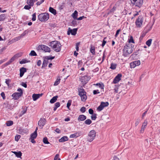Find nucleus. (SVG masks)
I'll list each match as a JSON object with an SVG mask.
<instances>
[{
  "label": "nucleus",
  "mask_w": 160,
  "mask_h": 160,
  "mask_svg": "<svg viewBox=\"0 0 160 160\" xmlns=\"http://www.w3.org/2000/svg\"><path fill=\"white\" fill-rule=\"evenodd\" d=\"M134 49V45L129 43H127L125 45L123 49V55L127 57L131 53Z\"/></svg>",
  "instance_id": "nucleus-1"
},
{
  "label": "nucleus",
  "mask_w": 160,
  "mask_h": 160,
  "mask_svg": "<svg viewBox=\"0 0 160 160\" xmlns=\"http://www.w3.org/2000/svg\"><path fill=\"white\" fill-rule=\"evenodd\" d=\"M51 46L53 48L54 51L57 52H60L62 46L60 42L57 41H54L50 42Z\"/></svg>",
  "instance_id": "nucleus-2"
},
{
  "label": "nucleus",
  "mask_w": 160,
  "mask_h": 160,
  "mask_svg": "<svg viewBox=\"0 0 160 160\" xmlns=\"http://www.w3.org/2000/svg\"><path fill=\"white\" fill-rule=\"evenodd\" d=\"M96 132L94 130H92L89 132L87 137V141L89 142H92L95 138Z\"/></svg>",
  "instance_id": "nucleus-3"
},
{
  "label": "nucleus",
  "mask_w": 160,
  "mask_h": 160,
  "mask_svg": "<svg viewBox=\"0 0 160 160\" xmlns=\"http://www.w3.org/2000/svg\"><path fill=\"white\" fill-rule=\"evenodd\" d=\"M17 91L19 92H15L12 95V96L13 97V98L15 100L18 99L19 98L22 96L23 94V91L21 88H18L17 90Z\"/></svg>",
  "instance_id": "nucleus-4"
},
{
  "label": "nucleus",
  "mask_w": 160,
  "mask_h": 160,
  "mask_svg": "<svg viewBox=\"0 0 160 160\" xmlns=\"http://www.w3.org/2000/svg\"><path fill=\"white\" fill-rule=\"evenodd\" d=\"M49 18V15L48 13H42L38 16L39 20L42 22L47 21Z\"/></svg>",
  "instance_id": "nucleus-5"
},
{
  "label": "nucleus",
  "mask_w": 160,
  "mask_h": 160,
  "mask_svg": "<svg viewBox=\"0 0 160 160\" xmlns=\"http://www.w3.org/2000/svg\"><path fill=\"white\" fill-rule=\"evenodd\" d=\"M143 22V17L142 16H139L135 22L136 26L138 28L141 27Z\"/></svg>",
  "instance_id": "nucleus-6"
},
{
  "label": "nucleus",
  "mask_w": 160,
  "mask_h": 160,
  "mask_svg": "<svg viewBox=\"0 0 160 160\" xmlns=\"http://www.w3.org/2000/svg\"><path fill=\"white\" fill-rule=\"evenodd\" d=\"M38 50H42L45 52H50V48L44 45H39L37 48Z\"/></svg>",
  "instance_id": "nucleus-7"
},
{
  "label": "nucleus",
  "mask_w": 160,
  "mask_h": 160,
  "mask_svg": "<svg viewBox=\"0 0 160 160\" xmlns=\"http://www.w3.org/2000/svg\"><path fill=\"white\" fill-rule=\"evenodd\" d=\"M131 3L137 6L140 7L142 4L143 0H130Z\"/></svg>",
  "instance_id": "nucleus-8"
},
{
  "label": "nucleus",
  "mask_w": 160,
  "mask_h": 160,
  "mask_svg": "<svg viewBox=\"0 0 160 160\" xmlns=\"http://www.w3.org/2000/svg\"><path fill=\"white\" fill-rule=\"evenodd\" d=\"M37 136V134L36 131H34L31 134L29 140L32 143H36V141L34 140V139L36 138Z\"/></svg>",
  "instance_id": "nucleus-9"
},
{
  "label": "nucleus",
  "mask_w": 160,
  "mask_h": 160,
  "mask_svg": "<svg viewBox=\"0 0 160 160\" xmlns=\"http://www.w3.org/2000/svg\"><path fill=\"white\" fill-rule=\"evenodd\" d=\"M140 64L139 60L131 62L130 63V66L131 68H134L136 66H139Z\"/></svg>",
  "instance_id": "nucleus-10"
},
{
  "label": "nucleus",
  "mask_w": 160,
  "mask_h": 160,
  "mask_svg": "<svg viewBox=\"0 0 160 160\" xmlns=\"http://www.w3.org/2000/svg\"><path fill=\"white\" fill-rule=\"evenodd\" d=\"M46 123V119L45 118H41L39 121L38 122V125L41 127V128H42L43 126L45 125Z\"/></svg>",
  "instance_id": "nucleus-11"
},
{
  "label": "nucleus",
  "mask_w": 160,
  "mask_h": 160,
  "mask_svg": "<svg viewBox=\"0 0 160 160\" xmlns=\"http://www.w3.org/2000/svg\"><path fill=\"white\" fill-rule=\"evenodd\" d=\"M122 75L121 74H118L114 78L113 82L114 83L116 84L118 83L121 80Z\"/></svg>",
  "instance_id": "nucleus-12"
},
{
  "label": "nucleus",
  "mask_w": 160,
  "mask_h": 160,
  "mask_svg": "<svg viewBox=\"0 0 160 160\" xmlns=\"http://www.w3.org/2000/svg\"><path fill=\"white\" fill-rule=\"evenodd\" d=\"M77 28H74L73 29H71L70 28H69L67 34L69 35L71 33L72 35H75L77 33Z\"/></svg>",
  "instance_id": "nucleus-13"
},
{
  "label": "nucleus",
  "mask_w": 160,
  "mask_h": 160,
  "mask_svg": "<svg viewBox=\"0 0 160 160\" xmlns=\"http://www.w3.org/2000/svg\"><path fill=\"white\" fill-rule=\"evenodd\" d=\"M148 124V122L147 120H145L144 122L142 123L141 127V128L140 130V133H143L144 129L146 128V127Z\"/></svg>",
  "instance_id": "nucleus-14"
},
{
  "label": "nucleus",
  "mask_w": 160,
  "mask_h": 160,
  "mask_svg": "<svg viewBox=\"0 0 160 160\" xmlns=\"http://www.w3.org/2000/svg\"><path fill=\"white\" fill-rule=\"evenodd\" d=\"M18 133L22 135L27 134L28 133V130L27 129H22L20 128L18 130Z\"/></svg>",
  "instance_id": "nucleus-15"
},
{
  "label": "nucleus",
  "mask_w": 160,
  "mask_h": 160,
  "mask_svg": "<svg viewBox=\"0 0 160 160\" xmlns=\"http://www.w3.org/2000/svg\"><path fill=\"white\" fill-rule=\"evenodd\" d=\"M43 95L42 93L41 94H33L32 95V98L33 101H36Z\"/></svg>",
  "instance_id": "nucleus-16"
},
{
  "label": "nucleus",
  "mask_w": 160,
  "mask_h": 160,
  "mask_svg": "<svg viewBox=\"0 0 160 160\" xmlns=\"http://www.w3.org/2000/svg\"><path fill=\"white\" fill-rule=\"evenodd\" d=\"M27 72V69L24 67L21 68L20 69V77H21L24 75V73Z\"/></svg>",
  "instance_id": "nucleus-17"
},
{
  "label": "nucleus",
  "mask_w": 160,
  "mask_h": 160,
  "mask_svg": "<svg viewBox=\"0 0 160 160\" xmlns=\"http://www.w3.org/2000/svg\"><path fill=\"white\" fill-rule=\"evenodd\" d=\"M78 92H79L78 95L80 96L82 95L86 94V92L82 88H79L78 89Z\"/></svg>",
  "instance_id": "nucleus-18"
},
{
  "label": "nucleus",
  "mask_w": 160,
  "mask_h": 160,
  "mask_svg": "<svg viewBox=\"0 0 160 160\" xmlns=\"http://www.w3.org/2000/svg\"><path fill=\"white\" fill-rule=\"evenodd\" d=\"M86 119V117L84 115H80L78 118V119L79 121H83Z\"/></svg>",
  "instance_id": "nucleus-19"
},
{
  "label": "nucleus",
  "mask_w": 160,
  "mask_h": 160,
  "mask_svg": "<svg viewBox=\"0 0 160 160\" xmlns=\"http://www.w3.org/2000/svg\"><path fill=\"white\" fill-rule=\"evenodd\" d=\"M68 138L67 136H64L59 139V142H62L68 141Z\"/></svg>",
  "instance_id": "nucleus-20"
},
{
  "label": "nucleus",
  "mask_w": 160,
  "mask_h": 160,
  "mask_svg": "<svg viewBox=\"0 0 160 160\" xmlns=\"http://www.w3.org/2000/svg\"><path fill=\"white\" fill-rule=\"evenodd\" d=\"M37 1V0H27V3L28 5H29L32 6L34 5V2Z\"/></svg>",
  "instance_id": "nucleus-21"
},
{
  "label": "nucleus",
  "mask_w": 160,
  "mask_h": 160,
  "mask_svg": "<svg viewBox=\"0 0 160 160\" xmlns=\"http://www.w3.org/2000/svg\"><path fill=\"white\" fill-rule=\"evenodd\" d=\"M19 54H16L15 55L11 58L9 60L11 63L13 62L16 58L19 57Z\"/></svg>",
  "instance_id": "nucleus-22"
},
{
  "label": "nucleus",
  "mask_w": 160,
  "mask_h": 160,
  "mask_svg": "<svg viewBox=\"0 0 160 160\" xmlns=\"http://www.w3.org/2000/svg\"><path fill=\"white\" fill-rule=\"evenodd\" d=\"M78 15V12L76 10H75L74 12L72 14V16L74 19H76Z\"/></svg>",
  "instance_id": "nucleus-23"
},
{
  "label": "nucleus",
  "mask_w": 160,
  "mask_h": 160,
  "mask_svg": "<svg viewBox=\"0 0 160 160\" xmlns=\"http://www.w3.org/2000/svg\"><path fill=\"white\" fill-rule=\"evenodd\" d=\"M58 98V96H55L53 97L50 100V102L51 103H53L55 102L56 100H57V99Z\"/></svg>",
  "instance_id": "nucleus-24"
},
{
  "label": "nucleus",
  "mask_w": 160,
  "mask_h": 160,
  "mask_svg": "<svg viewBox=\"0 0 160 160\" xmlns=\"http://www.w3.org/2000/svg\"><path fill=\"white\" fill-rule=\"evenodd\" d=\"M49 11L54 15H55L56 14V10L53 8H52L50 7L49 8Z\"/></svg>",
  "instance_id": "nucleus-25"
},
{
  "label": "nucleus",
  "mask_w": 160,
  "mask_h": 160,
  "mask_svg": "<svg viewBox=\"0 0 160 160\" xmlns=\"http://www.w3.org/2000/svg\"><path fill=\"white\" fill-rule=\"evenodd\" d=\"M13 152L18 158H20L22 155V153L20 151L18 152Z\"/></svg>",
  "instance_id": "nucleus-26"
},
{
  "label": "nucleus",
  "mask_w": 160,
  "mask_h": 160,
  "mask_svg": "<svg viewBox=\"0 0 160 160\" xmlns=\"http://www.w3.org/2000/svg\"><path fill=\"white\" fill-rule=\"evenodd\" d=\"M48 60L44 59L42 65V67H46L48 63Z\"/></svg>",
  "instance_id": "nucleus-27"
},
{
  "label": "nucleus",
  "mask_w": 160,
  "mask_h": 160,
  "mask_svg": "<svg viewBox=\"0 0 160 160\" xmlns=\"http://www.w3.org/2000/svg\"><path fill=\"white\" fill-rule=\"evenodd\" d=\"M6 15L5 14L0 15V21H3L6 18Z\"/></svg>",
  "instance_id": "nucleus-28"
},
{
  "label": "nucleus",
  "mask_w": 160,
  "mask_h": 160,
  "mask_svg": "<svg viewBox=\"0 0 160 160\" xmlns=\"http://www.w3.org/2000/svg\"><path fill=\"white\" fill-rule=\"evenodd\" d=\"M117 65L116 64L113 63H111L110 68L112 70L115 69L117 67Z\"/></svg>",
  "instance_id": "nucleus-29"
},
{
  "label": "nucleus",
  "mask_w": 160,
  "mask_h": 160,
  "mask_svg": "<svg viewBox=\"0 0 160 160\" xmlns=\"http://www.w3.org/2000/svg\"><path fill=\"white\" fill-rule=\"evenodd\" d=\"M81 98V100L82 101L84 102L86 101L87 99V97L86 95V94L82 95L80 96Z\"/></svg>",
  "instance_id": "nucleus-30"
},
{
  "label": "nucleus",
  "mask_w": 160,
  "mask_h": 160,
  "mask_svg": "<svg viewBox=\"0 0 160 160\" xmlns=\"http://www.w3.org/2000/svg\"><path fill=\"white\" fill-rule=\"evenodd\" d=\"M96 86H97L99 87L101 89H103L104 88V85L102 83H98L95 84Z\"/></svg>",
  "instance_id": "nucleus-31"
},
{
  "label": "nucleus",
  "mask_w": 160,
  "mask_h": 160,
  "mask_svg": "<svg viewBox=\"0 0 160 160\" xmlns=\"http://www.w3.org/2000/svg\"><path fill=\"white\" fill-rule=\"evenodd\" d=\"M90 52H91L93 54H95V47L94 46H91L90 48Z\"/></svg>",
  "instance_id": "nucleus-32"
},
{
  "label": "nucleus",
  "mask_w": 160,
  "mask_h": 160,
  "mask_svg": "<svg viewBox=\"0 0 160 160\" xmlns=\"http://www.w3.org/2000/svg\"><path fill=\"white\" fill-rule=\"evenodd\" d=\"M92 122L90 119H87L84 121V123L87 125H90Z\"/></svg>",
  "instance_id": "nucleus-33"
},
{
  "label": "nucleus",
  "mask_w": 160,
  "mask_h": 160,
  "mask_svg": "<svg viewBox=\"0 0 160 160\" xmlns=\"http://www.w3.org/2000/svg\"><path fill=\"white\" fill-rule=\"evenodd\" d=\"M13 124V122L12 121H8L6 122L7 126H10L12 125Z\"/></svg>",
  "instance_id": "nucleus-34"
},
{
  "label": "nucleus",
  "mask_w": 160,
  "mask_h": 160,
  "mask_svg": "<svg viewBox=\"0 0 160 160\" xmlns=\"http://www.w3.org/2000/svg\"><path fill=\"white\" fill-rule=\"evenodd\" d=\"M43 143L45 144H49V142L48 141V138L47 137L44 138L43 140Z\"/></svg>",
  "instance_id": "nucleus-35"
},
{
  "label": "nucleus",
  "mask_w": 160,
  "mask_h": 160,
  "mask_svg": "<svg viewBox=\"0 0 160 160\" xmlns=\"http://www.w3.org/2000/svg\"><path fill=\"white\" fill-rule=\"evenodd\" d=\"M128 43H135L133 38L132 36H131L130 37V38L128 39Z\"/></svg>",
  "instance_id": "nucleus-36"
},
{
  "label": "nucleus",
  "mask_w": 160,
  "mask_h": 160,
  "mask_svg": "<svg viewBox=\"0 0 160 160\" xmlns=\"http://www.w3.org/2000/svg\"><path fill=\"white\" fill-rule=\"evenodd\" d=\"M102 104L101 103L100 105L97 108V110L99 111H102L104 108L102 105Z\"/></svg>",
  "instance_id": "nucleus-37"
},
{
  "label": "nucleus",
  "mask_w": 160,
  "mask_h": 160,
  "mask_svg": "<svg viewBox=\"0 0 160 160\" xmlns=\"http://www.w3.org/2000/svg\"><path fill=\"white\" fill-rule=\"evenodd\" d=\"M29 55L31 56H36L37 54L36 52L33 50L31 51V52L29 53Z\"/></svg>",
  "instance_id": "nucleus-38"
},
{
  "label": "nucleus",
  "mask_w": 160,
  "mask_h": 160,
  "mask_svg": "<svg viewBox=\"0 0 160 160\" xmlns=\"http://www.w3.org/2000/svg\"><path fill=\"white\" fill-rule=\"evenodd\" d=\"M116 9V7H114L109 11L108 13V14H109L111 13H113Z\"/></svg>",
  "instance_id": "nucleus-39"
},
{
  "label": "nucleus",
  "mask_w": 160,
  "mask_h": 160,
  "mask_svg": "<svg viewBox=\"0 0 160 160\" xmlns=\"http://www.w3.org/2000/svg\"><path fill=\"white\" fill-rule=\"evenodd\" d=\"M55 58V56H46L45 57V58L47 60H52L53 59Z\"/></svg>",
  "instance_id": "nucleus-40"
},
{
  "label": "nucleus",
  "mask_w": 160,
  "mask_h": 160,
  "mask_svg": "<svg viewBox=\"0 0 160 160\" xmlns=\"http://www.w3.org/2000/svg\"><path fill=\"white\" fill-rule=\"evenodd\" d=\"M101 103L102 104V105L104 108L107 107L109 105V103L108 102H101Z\"/></svg>",
  "instance_id": "nucleus-41"
},
{
  "label": "nucleus",
  "mask_w": 160,
  "mask_h": 160,
  "mask_svg": "<svg viewBox=\"0 0 160 160\" xmlns=\"http://www.w3.org/2000/svg\"><path fill=\"white\" fill-rule=\"evenodd\" d=\"M97 114L96 113H94L92 114L91 116V119L92 120H95L97 118Z\"/></svg>",
  "instance_id": "nucleus-42"
},
{
  "label": "nucleus",
  "mask_w": 160,
  "mask_h": 160,
  "mask_svg": "<svg viewBox=\"0 0 160 160\" xmlns=\"http://www.w3.org/2000/svg\"><path fill=\"white\" fill-rule=\"evenodd\" d=\"M71 102L72 101L71 100H69L68 101V102L67 103V107L69 109H70L69 107L71 105Z\"/></svg>",
  "instance_id": "nucleus-43"
},
{
  "label": "nucleus",
  "mask_w": 160,
  "mask_h": 160,
  "mask_svg": "<svg viewBox=\"0 0 160 160\" xmlns=\"http://www.w3.org/2000/svg\"><path fill=\"white\" fill-rule=\"evenodd\" d=\"M78 136L77 135V133H75L71 135L69 137L71 138H76L78 137Z\"/></svg>",
  "instance_id": "nucleus-44"
},
{
  "label": "nucleus",
  "mask_w": 160,
  "mask_h": 160,
  "mask_svg": "<svg viewBox=\"0 0 160 160\" xmlns=\"http://www.w3.org/2000/svg\"><path fill=\"white\" fill-rule=\"evenodd\" d=\"M140 122V118H137L136 120V122H135V126L136 127L138 125L139 123Z\"/></svg>",
  "instance_id": "nucleus-45"
},
{
  "label": "nucleus",
  "mask_w": 160,
  "mask_h": 160,
  "mask_svg": "<svg viewBox=\"0 0 160 160\" xmlns=\"http://www.w3.org/2000/svg\"><path fill=\"white\" fill-rule=\"evenodd\" d=\"M60 79H57L56 81L54 83V86H57L60 83Z\"/></svg>",
  "instance_id": "nucleus-46"
},
{
  "label": "nucleus",
  "mask_w": 160,
  "mask_h": 160,
  "mask_svg": "<svg viewBox=\"0 0 160 160\" xmlns=\"http://www.w3.org/2000/svg\"><path fill=\"white\" fill-rule=\"evenodd\" d=\"M27 107H25L23 108V110H22V115H23L27 111Z\"/></svg>",
  "instance_id": "nucleus-47"
},
{
  "label": "nucleus",
  "mask_w": 160,
  "mask_h": 160,
  "mask_svg": "<svg viewBox=\"0 0 160 160\" xmlns=\"http://www.w3.org/2000/svg\"><path fill=\"white\" fill-rule=\"evenodd\" d=\"M21 137V136L19 135H17L15 137V140L18 142Z\"/></svg>",
  "instance_id": "nucleus-48"
},
{
  "label": "nucleus",
  "mask_w": 160,
  "mask_h": 160,
  "mask_svg": "<svg viewBox=\"0 0 160 160\" xmlns=\"http://www.w3.org/2000/svg\"><path fill=\"white\" fill-rule=\"evenodd\" d=\"M31 6H32L29 5H26L25 6L24 8L25 9L29 10L30 8H31Z\"/></svg>",
  "instance_id": "nucleus-49"
},
{
  "label": "nucleus",
  "mask_w": 160,
  "mask_h": 160,
  "mask_svg": "<svg viewBox=\"0 0 160 160\" xmlns=\"http://www.w3.org/2000/svg\"><path fill=\"white\" fill-rule=\"evenodd\" d=\"M28 62L27 61L26 59H23L20 62V63L21 64L25 63L27 62Z\"/></svg>",
  "instance_id": "nucleus-50"
},
{
  "label": "nucleus",
  "mask_w": 160,
  "mask_h": 160,
  "mask_svg": "<svg viewBox=\"0 0 160 160\" xmlns=\"http://www.w3.org/2000/svg\"><path fill=\"white\" fill-rule=\"evenodd\" d=\"M11 80L9 79H6V80L5 82L8 86H9V83L11 82Z\"/></svg>",
  "instance_id": "nucleus-51"
},
{
  "label": "nucleus",
  "mask_w": 160,
  "mask_h": 160,
  "mask_svg": "<svg viewBox=\"0 0 160 160\" xmlns=\"http://www.w3.org/2000/svg\"><path fill=\"white\" fill-rule=\"evenodd\" d=\"M4 105L5 106V108L8 109H10V105L8 103H4Z\"/></svg>",
  "instance_id": "nucleus-52"
},
{
  "label": "nucleus",
  "mask_w": 160,
  "mask_h": 160,
  "mask_svg": "<svg viewBox=\"0 0 160 160\" xmlns=\"http://www.w3.org/2000/svg\"><path fill=\"white\" fill-rule=\"evenodd\" d=\"M80 44V42H78L76 44V49L77 51H78L79 50V46Z\"/></svg>",
  "instance_id": "nucleus-53"
},
{
  "label": "nucleus",
  "mask_w": 160,
  "mask_h": 160,
  "mask_svg": "<svg viewBox=\"0 0 160 160\" xmlns=\"http://www.w3.org/2000/svg\"><path fill=\"white\" fill-rule=\"evenodd\" d=\"M28 32L26 31V30H25V31L24 32L22 33L21 35H20L21 37V38L23 37V36H25V35L27 33H28Z\"/></svg>",
  "instance_id": "nucleus-54"
},
{
  "label": "nucleus",
  "mask_w": 160,
  "mask_h": 160,
  "mask_svg": "<svg viewBox=\"0 0 160 160\" xmlns=\"http://www.w3.org/2000/svg\"><path fill=\"white\" fill-rule=\"evenodd\" d=\"M80 111L82 112L83 113L86 111V108L85 107H82L80 109Z\"/></svg>",
  "instance_id": "nucleus-55"
},
{
  "label": "nucleus",
  "mask_w": 160,
  "mask_h": 160,
  "mask_svg": "<svg viewBox=\"0 0 160 160\" xmlns=\"http://www.w3.org/2000/svg\"><path fill=\"white\" fill-rule=\"evenodd\" d=\"M32 20L33 21H35L36 20V13H34L32 15Z\"/></svg>",
  "instance_id": "nucleus-56"
},
{
  "label": "nucleus",
  "mask_w": 160,
  "mask_h": 160,
  "mask_svg": "<svg viewBox=\"0 0 160 160\" xmlns=\"http://www.w3.org/2000/svg\"><path fill=\"white\" fill-rule=\"evenodd\" d=\"M82 60H80L78 62V67H81L82 64Z\"/></svg>",
  "instance_id": "nucleus-57"
},
{
  "label": "nucleus",
  "mask_w": 160,
  "mask_h": 160,
  "mask_svg": "<svg viewBox=\"0 0 160 160\" xmlns=\"http://www.w3.org/2000/svg\"><path fill=\"white\" fill-rule=\"evenodd\" d=\"M44 0H41L40 2L38 1L37 2L36 4L38 6L40 5L42 3L44 2Z\"/></svg>",
  "instance_id": "nucleus-58"
},
{
  "label": "nucleus",
  "mask_w": 160,
  "mask_h": 160,
  "mask_svg": "<svg viewBox=\"0 0 160 160\" xmlns=\"http://www.w3.org/2000/svg\"><path fill=\"white\" fill-rule=\"evenodd\" d=\"M21 38L20 36L15 38L13 40L15 41H18Z\"/></svg>",
  "instance_id": "nucleus-59"
},
{
  "label": "nucleus",
  "mask_w": 160,
  "mask_h": 160,
  "mask_svg": "<svg viewBox=\"0 0 160 160\" xmlns=\"http://www.w3.org/2000/svg\"><path fill=\"white\" fill-rule=\"evenodd\" d=\"M71 23L72 25L75 26L77 24V22L75 20H73L72 22Z\"/></svg>",
  "instance_id": "nucleus-60"
},
{
  "label": "nucleus",
  "mask_w": 160,
  "mask_h": 160,
  "mask_svg": "<svg viewBox=\"0 0 160 160\" xmlns=\"http://www.w3.org/2000/svg\"><path fill=\"white\" fill-rule=\"evenodd\" d=\"M100 93V92L98 91V90H94L93 91V94L94 95Z\"/></svg>",
  "instance_id": "nucleus-61"
},
{
  "label": "nucleus",
  "mask_w": 160,
  "mask_h": 160,
  "mask_svg": "<svg viewBox=\"0 0 160 160\" xmlns=\"http://www.w3.org/2000/svg\"><path fill=\"white\" fill-rule=\"evenodd\" d=\"M120 31H121V30L120 29H119L116 32L115 35V37H117L118 35L119 34V33Z\"/></svg>",
  "instance_id": "nucleus-62"
},
{
  "label": "nucleus",
  "mask_w": 160,
  "mask_h": 160,
  "mask_svg": "<svg viewBox=\"0 0 160 160\" xmlns=\"http://www.w3.org/2000/svg\"><path fill=\"white\" fill-rule=\"evenodd\" d=\"M88 112L90 114H93V111L91 108H90L89 109Z\"/></svg>",
  "instance_id": "nucleus-63"
},
{
  "label": "nucleus",
  "mask_w": 160,
  "mask_h": 160,
  "mask_svg": "<svg viewBox=\"0 0 160 160\" xmlns=\"http://www.w3.org/2000/svg\"><path fill=\"white\" fill-rule=\"evenodd\" d=\"M112 160H120L119 158L116 156H114L113 157Z\"/></svg>",
  "instance_id": "nucleus-64"
}]
</instances>
